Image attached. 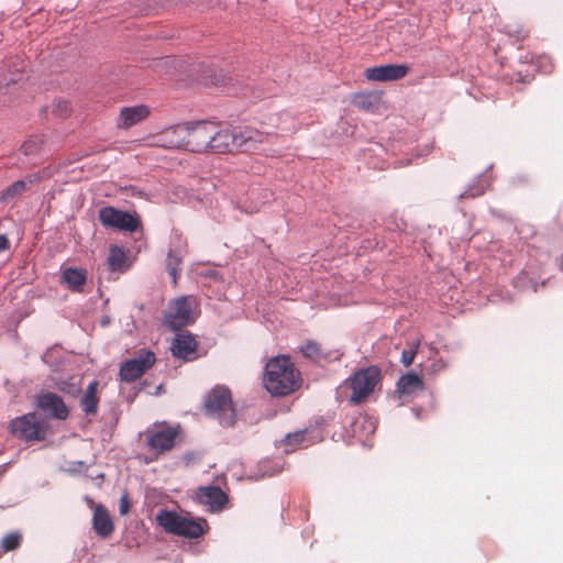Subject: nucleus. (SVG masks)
<instances>
[{
	"label": "nucleus",
	"mask_w": 563,
	"mask_h": 563,
	"mask_svg": "<svg viewBox=\"0 0 563 563\" xmlns=\"http://www.w3.org/2000/svg\"><path fill=\"white\" fill-rule=\"evenodd\" d=\"M23 147L25 148V153H29L30 144H29V143H25V144L23 145Z\"/></svg>",
	"instance_id": "72a5a7b5"
},
{
	"label": "nucleus",
	"mask_w": 563,
	"mask_h": 563,
	"mask_svg": "<svg viewBox=\"0 0 563 563\" xmlns=\"http://www.w3.org/2000/svg\"><path fill=\"white\" fill-rule=\"evenodd\" d=\"M150 114L151 110L145 104L124 107L117 119V126L119 129H130L145 120Z\"/></svg>",
	"instance_id": "f3484780"
},
{
	"label": "nucleus",
	"mask_w": 563,
	"mask_h": 563,
	"mask_svg": "<svg viewBox=\"0 0 563 563\" xmlns=\"http://www.w3.org/2000/svg\"><path fill=\"white\" fill-rule=\"evenodd\" d=\"M99 221L106 228L134 232L141 225L139 217L114 207H103L99 210Z\"/></svg>",
	"instance_id": "1a4fd4ad"
},
{
	"label": "nucleus",
	"mask_w": 563,
	"mask_h": 563,
	"mask_svg": "<svg viewBox=\"0 0 563 563\" xmlns=\"http://www.w3.org/2000/svg\"><path fill=\"white\" fill-rule=\"evenodd\" d=\"M130 508H131V503H130L129 496L126 494H124L120 498V504H119L120 515H122V516L128 515L130 511Z\"/></svg>",
	"instance_id": "7c9ffc66"
},
{
	"label": "nucleus",
	"mask_w": 563,
	"mask_h": 563,
	"mask_svg": "<svg viewBox=\"0 0 563 563\" xmlns=\"http://www.w3.org/2000/svg\"><path fill=\"white\" fill-rule=\"evenodd\" d=\"M213 134L210 153H250L273 156L275 151L269 147L277 140V134L263 132L253 128L219 129L213 122Z\"/></svg>",
	"instance_id": "f257e3e1"
},
{
	"label": "nucleus",
	"mask_w": 563,
	"mask_h": 563,
	"mask_svg": "<svg viewBox=\"0 0 563 563\" xmlns=\"http://www.w3.org/2000/svg\"><path fill=\"white\" fill-rule=\"evenodd\" d=\"M152 145L186 151V122L170 125L153 135Z\"/></svg>",
	"instance_id": "f8f14e48"
},
{
	"label": "nucleus",
	"mask_w": 563,
	"mask_h": 563,
	"mask_svg": "<svg viewBox=\"0 0 563 563\" xmlns=\"http://www.w3.org/2000/svg\"><path fill=\"white\" fill-rule=\"evenodd\" d=\"M10 247V241L4 234H0V253L7 251Z\"/></svg>",
	"instance_id": "2f4dec72"
},
{
	"label": "nucleus",
	"mask_w": 563,
	"mask_h": 563,
	"mask_svg": "<svg viewBox=\"0 0 563 563\" xmlns=\"http://www.w3.org/2000/svg\"><path fill=\"white\" fill-rule=\"evenodd\" d=\"M52 112L55 117L65 119L70 115L71 109L66 100H55L52 104Z\"/></svg>",
	"instance_id": "cd10ccee"
},
{
	"label": "nucleus",
	"mask_w": 563,
	"mask_h": 563,
	"mask_svg": "<svg viewBox=\"0 0 563 563\" xmlns=\"http://www.w3.org/2000/svg\"><path fill=\"white\" fill-rule=\"evenodd\" d=\"M156 521L166 532L179 537L197 539L205 534V520L197 521L175 511L161 510L156 516Z\"/></svg>",
	"instance_id": "20e7f679"
},
{
	"label": "nucleus",
	"mask_w": 563,
	"mask_h": 563,
	"mask_svg": "<svg viewBox=\"0 0 563 563\" xmlns=\"http://www.w3.org/2000/svg\"><path fill=\"white\" fill-rule=\"evenodd\" d=\"M213 122H186V151L191 153H210Z\"/></svg>",
	"instance_id": "6e6552de"
},
{
	"label": "nucleus",
	"mask_w": 563,
	"mask_h": 563,
	"mask_svg": "<svg viewBox=\"0 0 563 563\" xmlns=\"http://www.w3.org/2000/svg\"><path fill=\"white\" fill-rule=\"evenodd\" d=\"M93 530L101 538H108L114 530L111 517L102 505H98L93 511L92 518Z\"/></svg>",
	"instance_id": "6ab92c4d"
},
{
	"label": "nucleus",
	"mask_w": 563,
	"mask_h": 563,
	"mask_svg": "<svg viewBox=\"0 0 563 563\" xmlns=\"http://www.w3.org/2000/svg\"><path fill=\"white\" fill-rule=\"evenodd\" d=\"M409 71L407 65L388 64L366 68L364 75L367 80L383 82L402 79Z\"/></svg>",
	"instance_id": "ddd939ff"
},
{
	"label": "nucleus",
	"mask_w": 563,
	"mask_h": 563,
	"mask_svg": "<svg viewBox=\"0 0 563 563\" xmlns=\"http://www.w3.org/2000/svg\"><path fill=\"white\" fill-rule=\"evenodd\" d=\"M155 362L156 356L154 352L150 350H141L135 357L122 363L119 372L121 380L132 383L139 379L155 364Z\"/></svg>",
	"instance_id": "9d476101"
},
{
	"label": "nucleus",
	"mask_w": 563,
	"mask_h": 563,
	"mask_svg": "<svg viewBox=\"0 0 563 563\" xmlns=\"http://www.w3.org/2000/svg\"><path fill=\"white\" fill-rule=\"evenodd\" d=\"M99 382L92 380L85 389L79 405L86 416H96L100 401L99 397Z\"/></svg>",
	"instance_id": "a211bd4d"
},
{
	"label": "nucleus",
	"mask_w": 563,
	"mask_h": 563,
	"mask_svg": "<svg viewBox=\"0 0 563 563\" xmlns=\"http://www.w3.org/2000/svg\"><path fill=\"white\" fill-rule=\"evenodd\" d=\"M307 437L306 430L296 431L294 433H289L286 435L285 443L288 445H299L301 444Z\"/></svg>",
	"instance_id": "c85d7f7f"
},
{
	"label": "nucleus",
	"mask_w": 563,
	"mask_h": 563,
	"mask_svg": "<svg viewBox=\"0 0 563 563\" xmlns=\"http://www.w3.org/2000/svg\"><path fill=\"white\" fill-rule=\"evenodd\" d=\"M421 389H423V382L415 373H407L402 375L397 383V393L400 396H410Z\"/></svg>",
	"instance_id": "4be33fe9"
},
{
	"label": "nucleus",
	"mask_w": 563,
	"mask_h": 563,
	"mask_svg": "<svg viewBox=\"0 0 563 563\" xmlns=\"http://www.w3.org/2000/svg\"><path fill=\"white\" fill-rule=\"evenodd\" d=\"M32 179H29V181L25 180H16L13 184H11L5 190L2 191L1 200L2 201H10L16 196L23 194L27 189V185L32 184Z\"/></svg>",
	"instance_id": "b1692460"
},
{
	"label": "nucleus",
	"mask_w": 563,
	"mask_h": 563,
	"mask_svg": "<svg viewBox=\"0 0 563 563\" xmlns=\"http://www.w3.org/2000/svg\"><path fill=\"white\" fill-rule=\"evenodd\" d=\"M380 380L382 374L377 366H368L355 372L345 380V386L352 390L349 401L353 405L363 402L374 393Z\"/></svg>",
	"instance_id": "39448f33"
},
{
	"label": "nucleus",
	"mask_w": 563,
	"mask_h": 563,
	"mask_svg": "<svg viewBox=\"0 0 563 563\" xmlns=\"http://www.w3.org/2000/svg\"><path fill=\"white\" fill-rule=\"evenodd\" d=\"M206 411L223 427H233L236 422V411L233 406L231 391L224 386L212 388L205 397Z\"/></svg>",
	"instance_id": "7ed1b4c3"
},
{
	"label": "nucleus",
	"mask_w": 563,
	"mask_h": 563,
	"mask_svg": "<svg viewBox=\"0 0 563 563\" xmlns=\"http://www.w3.org/2000/svg\"><path fill=\"white\" fill-rule=\"evenodd\" d=\"M354 107L364 111H375L379 103V97L374 92H360L352 97Z\"/></svg>",
	"instance_id": "5701e85b"
},
{
	"label": "nucleus",
	"mask_w": 563,
	"mask_h": 563,
	"mask_svg": "<svg viewBox=\"0 0 563 563\" xmlns=\"http://www.w3.org/2000/svg\"><path fill=\"white\" fill-rule=\"evenodd\" d=\"M62 282L73 291L80 292L87 282V272L84 268L67 267L62 273Z\"/></svg>",
	"instance_id": "aec40b11"
},
{
	"label": "nucleus",
	"mask_w": 563,
	"mask_h": 563,
	"mask_svg": "<svg viewBox=\"0 0 563 563\" xmlns=\"http://www.w3.org/2000/svg\"><path fill=\"white\" fill-rule=\"evenodd\" d=\"M10 432L25 442L44 441L47 435V426L41 422L35 412H30L11 420Z\"/></svg>",
	"instance_id": "0eeeda50"
},
{
	"label": "nucleus",
	"mask_w": 563,
	"mask_h": 563,
	"mask_svg": "<svg viewBox=\"0 0 563 563\" xmlns=\"http://www.w3.org/2000/svg\"><path fill=\"white\" fill-rule=\"evenodd\" d=\"M36 406L38 409L49 412L52 417L58 420H65L69 416V409L63 398L51 391H42L36 396Z\"/></svg>",
	"instance_id": "4468645a"
},
{
	"label": "nucleus",
	"mask_w": 563,
	"mask_h": 563,
	"mask_svg": "<svg viewBox=\"0 0 563 563\" xmlns=\"http://www.w3.org/2000/svg\"><path fill=\"white\" fill-rule=\"evenodd\" d=\"M180 265H181V258L179 256L175 255L170 251L166 258V267H167V271L173 279L174 285L177 284V279H178L179 273L181 271Z\"/></svg>",
	"instance_id": "393cba45"
},
{
	"label": "nucleus",
	"mask_w": 563,
	"mask_h": 563,
	"mask_svg": "<svg viewBox=\"0 0 563 563\" xmlns=\"http://www.w3.org/2000/svg\"><path fill=\"white\" fill-rule=\"evenodd\" d=\"M22 536L19 532L8 533L2 538L1 548L4 552L14 551L20 548Z\"/></svg>",
	"instance_id": "bb28decb"
},
{
	"label": "nucleus",
	"mask_w": 563,
	"mask_h": 563,
	"mask_svg": "<svg viewBox=\"0 0 563 563\" xmlns=\"http://www.w3.org/2000/svg\"><path fill=\"white\" fill-rule=\"evenodd\" d=\"M107 262L110 271L112 272L124 273L130 268L126 252L118 245H112L110 247Z\"/></svg>",
	"instance_id": "412c9836"
},
{
	"label": "nucleus",
	"mask_w": 563,
	"mask_h": 563,
	"mask_svg": "<svg viewBox=\"0 0 563 563\" xmlns=\"http://www.w3.org/2000/svg\"><path fill=\"white\" fill-rule=\"evenodd\" d=\"M198 501L212 512L221 511L229 501L228 495L217 486H202L196 490Z\"/></svg>",
	"instance_id": "2eb2a0df"
},
{
	"label": "nucleus",
	"mask_w": 563,
	"mask_h": 563,
	"mask_svg": "<svg viewBox=\"0 0 563 563\" xmlns=\"http://www.w3.org/2000/svg\"><path fill=\"white\" fill-rule=\"evenodd\" d=\"M305 357L317 361L323 357L321 345L316 341H307L300 347Z\"/></svg>",
	"instance_id": "a878e982"
},
{
	"label": "nucleus",
	"mask_w": 563,
	"mask_h": 563,
	"mask_svg": "<svg viewBox=\"0 0 563 563\" xmlns=\"http://www.w3.org/2000/svg\"><path fill=\"white\" fill-rule=\"evenodd\" d=\"M527 36H528L527 31H525V30L517 31V38L518 40H525Z\"/></svg>",
	"instance_id": "473e14b6"
},
{
	"label": "nucleus",
	"mask_w": 563,
	"mask_h": 563,
	"mask_svg": "<svg viewBox=\"0 0 563 563\" xmlns=\"http://www.w3.org/2000/svg\"><path fill=\"white\" fill-rule=\"evenodd\" d=\"M178 427H164L145 432L146 446L156 455L174 449L178 437Z\"/></svg>",
	"instance_id": "9b49d317"
},
{
	"label": "nucleus",
	"mask_w": 563,
	"mask_h": 563,
	"mask_svg": "<svg viewBox=\"0 0 563 563\" xmlns=\"http://www.w3.org/2000/svg\"><path fill=\"white\" fill-rule=\"evenodd\" d=\"M416 354H417V352L413 349L404 350L402 353H401V363L406 367L410 366L412 364L413 360H415Z\"/></svg>",
	"instance_id": "c756f323"
},
{
	"label": "nucleus",
	"mask_w": 563,
	"mask_h": 563,
	"mask_svg": "<svg viewBox=\"0 0 563 563\" xmlns=\"http://www.w3.org/2000/svg\"><path fill=\"white\" fill-rule=\"evenodd\" d=\"M172 353L175 357L183 361H192L196 358L197 341L188 332L178 333L172 343Z\"/></svg>",
	"instance_id": "dca6fc26"
},
{
	"label": "nucleus",
	"mask_w": 563,
	"mask_h": 563,
	"mask_svg": "<svg viewBox=\"0 0 563 563\" xmlns=\"http://www.w3.org/2000/svg\"><path fill=\"white\" fill-rule=\"evenodd\" d=\"M303 383L300 371L288 355L268 360L264 368L263 384L274 397H285L297 391Z\"/></svg>",
	"instance_id": "f03ea898"
},
{
	"label": "nucleus",
	"mask_w": 563,
	"mask_h": 563,
	"mask_svg": "<svg viewBox=\"0 0 563 563\" xmlns=\"http://www.w3.org/2000/svg\"><path fill=\"white\" fill-rule=\"evenodd\" d=\"M197 308L198 302L192 296L175 298L169 301L165 310L163 323L170 330H179L195 321Z\"/></svg>",
	"instance_id": "423d86ee"
}]
</instances>
